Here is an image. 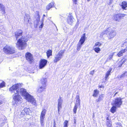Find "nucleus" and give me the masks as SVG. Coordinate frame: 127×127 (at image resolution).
<instances>
[{
	"label": "nucleus",
	"instance_id": "7c9ffc66",
	"mask_svg": "<svg viewBox=\"0 0 127 127\" xmlns=\"http://www.w3.org/2000/svg\"><path fill=\"white\" fill-rule=\"evenodd\" d=\"M99 91L97 90H95L93 96L94 97L97 96L99 94Z\"/></svg>",
	"mask_w": 127,
	"mask_h": 127
},
{
	"label": "nucleus",
	"instance_id": "4d7b16f0",
	"mask_svg": "<svg viewBox=\"0 0 127 127\" xmlns=\"http://www.w3.org/2000/svg\"><path fill=\"white\" fill-rule=\"evenodd\" d=\"M53 127H56V126H53Z\"/></svg>",
	"mask_w": 127,
	"mask_h": 127
},
{
	"label": "nucleus",
	"instance_id": "dca6fc26",
	"mask_svg": "<svg viewBox=\"0 0 127 127\" xmlns=\"http://www.w3.org/2000/svg\"><path fill=\"white\" fill-rule=\"evenodd\" d=\"M23 32L21 30H20L15 32V36L16 39H17L19 36L22 35Z\"/></svg>",
	"mask_w": 127,
	"mask_h": 127
},
{
	"label": "nucleus",
	"instance_id": "9d476101",
	"mask_svg": "<svg viewBox=\"0 0 127 127\" xmlns=\"http://www.w3.org/2000/svg\"><path fill=\"white\" fill-rule=\"evenodd\" d=\"M113 104L117 107H120L122 104V99L120 97L116 98Z\"/></svg>",
	"mask_w": 127,
	"mask_h": 127
},
{
	"label": "nucleus",
	"instance_id": "09e8293b",
	"mask_svg": "<svg viewBox=\"0 0 127 127\" xmlns=\"http://www.w3.org/2000/svg\"><path fill=\"white\" fill-rule=\"evenodd\" d=\"M73 1L75 4H76L77 0H73Z\"/></svg>",
	"mask_w": 127,
	"mask_h": 127
},
{
	"label": "nucleus",
	"instance_id": "c85d7f7f",
	"mask_svg": "<svg viewBox=\"0 0 127 127\" xmlns=\"http://www.w3.org/2000/svg\"><path fill=\"white\" fill-rule=\"evenodd\" d=\"M114 19L116 21H117L118 22L120 21V19L119 14H115L113 16Z\"/></svg>",
	"mask_w": 127,
	"mask_h": 127
},
{
	"label": "nucleus",
	"instance_id": "f257e3e1",
	"mask_svg": "<svg viewBox=\"0 0 127 127\" xmlns=\"http://www.w3.org/2000/svg\"><path fill=\"white\" fill-rule=\"evenodd\" d=\"M19 91V94H21L22 96H24L25 98L28 101L31 102L34 105H35V101L34 98L32 96L27 92L26 89L21 88L20 89Z\"/></svg>",
	"mask_w": 127,
	"mask_h": 127
},
{
	"label": "nucleus",
	"instance_id": "de8ad7c7",
	"mask_svg": "<svg viewBox=\"0 0 127 127\" xmlns=\"http://www.w3.org/2000/svg\"><path fill=\"white\" fill-rule=\"evenodd\" d=\"M16 85H17V86H18L19 88V87L20 86H22V84L19 83H17Z\"/></svg>",
	"mask_w": 127,
	"mask_h": 127
},
{
	"label": "nucleus",
	"instance_id": "423d86ee",
	"mask_svg": "<svg viewBox=\"0 0 127 127\" xmlns=\"http://www.w3.org/2000/svg\"><path fill=\"white\" fill-rule=\"evenodd\" d=\"M16 85H13L10 88L9 90L12 93H14V94L13 95L15 96L16 95H20L19 91V88Z\"/></svg>",
	"mask_w": 127,
	"mask_h": 127
},
{
	"label": "nucleus",
	"instance_id": "7ed1b4c3",
	"mask_svg": "<svg viewBox=\"0 0 127 127\" xmlns=\"http://www.w3.org/2000/svg\"><path fill=\"white\" fill-rule=\"evenodd\" d=\"M4 52L7 54H11L15 53L16 51L14 48L12 47L6 46L3 48Z\"/></svg>",
	"mask_w": 127,
	"mask_h": 127
},
{
	"label": "nucleus",
	"instance_id": "6e6552de",
	"mask_svg": "<svg viewBox=\"0 0 127 127\" xmlns=\"http://www.w3.org/2000/svg\"><path fill=\"white\" fill-rule=\"evenodd\" d=\"M46 112V110L45 109L43 108L42 109L40 117V122L42 127H43L44 124L43 123L45 117V115Z\"/></svg>",
	"mask_w": 127,
	"mask_h": 127
},
{
	"label": "nucleus",
	"instance_id": "a19ab883",
	"mask_svg": "<svg viewBox=\"0 0 127 127\" xmlns=\"http://www.w3.org/2000/svg\"><path fill=\"white\" fill-rule=\"evenodd\" d=\"M43 20H44L43 18L42 20V21L41 22V25L39 27L40 28H42L43 27Z\"/></svg>",
	"mask_w": 127,
	"mask_h": 127
},
{
	"label": "nucleus",
	"instance_id": "c756f323",
	"mask_svg": "<svg viewBox=\"0 0 127 127\" xmlns=\"http://www.w3.org/2000/svg\"><path fill=\"white\" fill-rule=\"evenodd\" d=\"M116 107H117L114 105V104H113V106L110 109V111L112 113H113L116 111Z\"/></svg>",
	"mask_w": 127,
	"mask_h": 127
},
{
	"label": "nucleus",
	"instance_id": "c9c22d12",
	"mask_svg": "<svg viewBox=\"0 0 127 127\" xmlns=\"http://www.w3.org/2000/svg\"><path fill=\"white\" fill-rule=\"evenodd\" d=\"M79 106L75 104L73 109V111L74 114H76V113L77 108Z\"/></svg>",
	"mask_w": 127,
	"mask_h": 127
},
{
	"label": "nucleus",
	"instance_id": "393cba45",
	"mask_svg": "<svg viewBox=\"0 0 127 127\" xmlns=\"http://www.w3.org/2000/svg\"><path fill=\"white\" fill-rule=\"evenodd\" d=\"M54 6V3L53 2H52L48 5L46 7V9L49 10L51 8Z\"/></svg>",
	"mask_w": 127,
	"mask_h": 127
},
{
	"label": "nucleus",
	"instance_id": "4be33fe9",
	"mask_svg": "<svg viewBox=\"0 0 127 127\" xmlns=\"http://www.w3.org/2000/svg\"><path fill=\"white\" fill-rule=\"evenodd\" d=\"M41 86L39 87L37 89V92L38 93H40L43 91H44L46 89V87L42 86L40 85Z\"/></svg>",
	"mask_w": 127,
	"mask_h": 127
},
{
	"label": "nucleus",
	"instance_id": "a18cd8bd",
	"mask_svg": "<svg viewBox=\"0 0 127 127\" xmlns=\"http://www.w3.org/2000/svg\"><path fill=\"white\" fill-rule=\"evenodd\" d=\"M106 30L102 32V33H101V35H103V34H106L107 35V32H106Z\"/></svg>",
	"mask_w": 127,
	"mask_h": 127
},
{
	"label": "nucleus",
	"instance_id": "f3484780",
	"mask_svg": "<svg viewBox=\"0 0 127 127\" xmlns=\"http://www.w3.org/2000/svg\"><path fill=\"white\" fill-rule=\"evenodd\" d=\"M67 20L68 23L71 25L74 21V19L73 17L71 16H68Z\"/></svg>",
	"mask_w": 127,
	"mask_h": 127
},
{
	"label": "nucleus",
	"instance_id": "473e14b6",
	"mask_svg": "<svg viewBox=\"0 0 127 127\" xmlns=\"http://www.w3.org/2000/svg\"><path fill=\"white\" fill-rule=\"evenodd\" d=\"M52 51L51 50H48L46 52V54L48 58H49V57L52 55Z\"/></svg>",
	"mask_w": 127,
	"mask_h": 127
},
{
	"label": "nucleus",
	"instance_id": "9b49d317",
	"mask_svg": "<svg viewBox=\"0 0 127 127\" xmlns=\"http://www.w3.org/2000/svg\"><path fill=\"white\" fill-rule=\"evenodd\" d=\"M47 61L45 59H41L40 61L39 67L40 69H42L46 65Z\"/></svg>",
	"mask_w": 127,
	"mask_h": 127
},
{
	"label": "nucleus",
	"instance_id": "c03bdc74",
	"mask_svg": "<svg viewBox=\"0 0 127 127\" xmlns=\"http://www.w3.org/2000/svg\"><path fill=\"white\" fill-rule=\"evenodd\" d=\"M1 11V13L2 14H4L5 13V8L0 9Z\"/></svg>",
	"mask_w": 127,
	"mask_h": 127
},
{
	"label": "nucleus",
	"instance_id": "6ab92c4d",
	"mask_svg": "<svg viewBox=\"0 0 127 127\" xmlns=\"http://www.w3.org/2000/svg\"><path fill=\"white\" fill-rule=\"evenodd\" d=\"M112 69V68H110L106 72L105 77V79L106 80L107 79H109L108 77L109 75H110V73Z\"/></svg>",
	"mask_w": 127,
	"mask_h": 127
},
{
	"label": "nucleus",
	"instance_id": "a878e982",
	"mask_svg": "<svg viewBox=\"0 0 127 127\" xmlns=\"http://www.w3.org/2000/svg\"><path fill=\"white\" fill-rule=\"evenodd\" d=\"M127 51V49H123L120 51L119 52V53H118L117 54V56L119 57H120L123 55V53L125 52L126 51Z\"/></svg>",
	"mask_w": 127,
	"mask_h": 127
},
{
	"label": "nucleus",
	"instance_id": "ea45409f",
	"mask_svg": "<svg viewBox=\"0 0 127 127\" xmlns=\"http://www.w3.org/2000/svg\"><path fill=\"white\" fill-rule=\"evenodd\" d=\"M68 123V121L66 120L65 121L64 123V127H67V124Z\"/></svg>",
	"mask_w": 127,
	"mask_h": 127
},
{
	"label": "nucleus",
	"instance_id": "20e7f679",
	"mask_svg": "<svg viewBox=\"0 0 127 127\" xmlns=\"http://www.w3.org/2000/svg\"><path fill=\"white\" fill-rule=\"evenodd\" d=\"M106 32L107 33V36L109 39L114 38L116 34V31L112 29L109 28L106 29Z\"/></svg>",
	"mask_w": 127,
	"mask_h": 127
},
{
	"label": "nucleus",
	"instance_id": "79ce46f5",
	"mask_svg": "<svg viewBox=\"0 0 127 127\" xmlns=\"http://www.w3.org/2000/svg\"><path fill=\"white\" fill-rule=\"evenodd\" d=\"M113 55L114 54L113 53L109 55L108 59H109L110 60H111L112 59Z\"/></svg>",
	"mask_w": 127,
	"mask_h": 127
},
{
	"label": "nucleus",
	"instance_id": "3c124183",
	"mask_svg": "<svg viewBox=\"0 0 127 127\" xmlns=\"http://www.w3.org/2000/svg\"><path fill=\"white\" fill-rule=\"evenodd\" d=\"M106 120L107 121H110L109 117H107L106 118Z\"/></svg>",
	"mask_w": 127,
	"mask_h": 127
},
{
	"label": "nucleus",
	"instance_id": "e433bc0d",
	"mask_svg": "<svg viewBox=\"0 0 127 127\" xmlns=\"http://www.w3.org/2000/svg\"><path fill=\"white\" fill-rule=\"evenodd\" d=\"M127 76V72H125L120 76V78H124Z\"/></svg>",
	"mask_w": 127,
	"mask_h": 127
},
{
	"label": "nucleus",
	"instance_id": "49530a36",
	"mask_svg": "<svg viewBox=\"0 0 127 127\" xmlns=\"http://www.w3.org/2000/svg\"><path fill=\"white\" fill-rule=\"evenodd\" d=\"M94 70L90 71V73L91 75H93L94 73Z\"/></svg>",
	"mask_w": 127,
	"mask_h": 127
},
{
	"label": "nucleus",
	"instance_id": "b1692460",
	"mask_svg": "<svg viewBox=\"0 0 127 127\" xmlns=\"http://www.w3.org/2000/svg\"><path fill=\"white\" fill-rule=\"evenodd\" d=\"M54 6V3L53 2H52L48 5L46 7V9L49 10L51 8Z\"/></svg>",
	"mask_w": 127,
	"mask_h": 127
},
{
	"label": "nucleus",
	"instance_id": "412c9836",
	"mask_svg": "<svg viewBox=\"0 0 127 127\" xmlns=\"http://www.w3.org/2000/svg\"><path fill=\"white\" fill-rule=\"evenodd\" d=\"M76 102L75 104L79 106V107H80V99L79 96L78 95H77L75 98Z\"/></svg>",
	"mask_w": 127,
	"mask_h": 127
},
{
	"label": "nucleus",
	"instance_id": "a211bd4d",
	"mask_svg": "<svg viewBox=\"0 0 127 127\" xmlns=\"http://www.w3.org/2000/svg\"><path fill=\"white\" fill-rule=\"evenodd\" d=\"M47 82V80L46 78H44L41 79V84L40 85L46 87V84Z\"/></svg>",
	"mask_w": 127,
	"mask_h": 127
},
{
	"label": "nucleus",
	"instance_id": "cd10ccee",
	"mask_svg": "<svg viewBox=\"0 0 127 127\" xmlns=\"http://www.w3.org/2000/svg\"><path fill=\"white\" fill-rule=\"evenodd\" d=\"M104 96L103 94L99 95L98 98L97 99H96V101L97 102H98L102 100L104 97Z\"/></svg>",
	"mask_w": 127,
	"mask_h": 127
},
{
	"label": "nucleus",
	"instance_id": "37998d69",
	"mask_svg": "<svg viewBox=\"0 0 127 127\" xmlns=\"http://www.w3.org/2000/svg\"><path fill=\"white\" fill-rule=\"evenodd\" d=\"M5 8L4 6L2 4L0 3V9Z\"/></svg>",
	"mask_w": 127,
	"mask_h": 127
},
{
	"label": "nucleus",
	"instance_id": "1a4fd4ad",
	"mask_svg": "<svg viewBox=\"0 0 127 127\" xmlns=\"http://www.w3.org/2000/svg\"><path fill=\"white\" fill-rule=\"evenodd\" d=\"M13 100L12 102V104L15 106H16L17 103L18 102L21 103L22 99L20 95H16L14 96L13 98Z\"/></svg>",
	"mask_w": 127,
	"mask_h": 127
},
{
	"label": "nucleus",
	"instance_id": "39448f33",
	"mask_svg": "<svg viewBox=\"0 0 127 127\" xmlns=\"http://www.w3.org/2000/svg\"><path fill=\"white\" fill-rule=\"evenodd\" d=\"M64 52V50H61L58 54H55L53 61L54 63H57L62 59Z\"/></svg>",
	"mask_w": 127,
	"mask_h": 127
},
{
	"label": "nucleus",
	"instance_id": "0eeeda50",
	"mask_svg": "<svg viewBox=\"0 0 127 127\" xmlns=\"http://www.w3.org/2000/svg\"><path fill=\"white\" fill-rule=\"evenodd\" d=\"M85 34L84 33L83 34V36L81 37L77 44V49L78 51H79L80 50L82 46V45L85 41Z\"/></svg>",
	"mask_w": 127,
	"mask_h": 127
},
{
	"label": "nucleus",
	"instance_id": "ddd939ff",
	"mask_svg": "<svg viewBox=\"0 0 127 127\" xmlns=\"http://www.w3.org/2000/svg\"><path fill=\"white\" fill-rule=\"evenodd\" d=\"M22 115H25L26 114L32 115V113L29 108H25L21 112Z\"/></svg>",
	"mask_w": 127,
	"mask_h": 127
},
{
	"label": "nucleus",
	"instance_id": "f8f14e48",
	"mask_svg": "<svg viewBox=\"0 0 127 127\" xmlns=\"http://www.w3.org/2000/svg\"><path fill=\"white\" fill-rule=\"evenodd\" d=\"M63 102V100L62 99V97L60 96L58 100V113L59 114V112L60 110L62 109V105Z\"/></svg>",
	"mask_w": 127,
	"mask_h": 127
},
{
	"label": "nucleus",
	"instance_id": "f03ea898",
	"mask_svg": "<svg viewBox=\"0 0 127 127\" xmlns=\"http://www.w3.org/2000/svg\"><path fill=\"white\" fill-rule=\"evenodd\" d=\"M28 40L27 37L23 36L17 41L16 45L18 48L20 50L24 49L27 45L26 42Z\"/></svg>",
	"mask_w": 127,
	"mask_h": 127
},
{
	"label": "nucleus",
	"instance_id": "8fccbe9b",
	"mask_svg": "<svg viewBox=\"0 0 127 127\" xmlns=\"http://www.w3.org/2000/svg\"><path fill=\"white\" fill-rule=\"evenodd\" d=\"M56 124L55 121V120H54V126H56Z\"/></svg>",
	"mask_w": 127,
	"mask_h": 127
},
{
	"label": "nucleus",
	"instance_id": "5701e85b",
	"mask_svg": "<svg viewBox=\"0 0 127 127\" xmlns=\"http://www.w3.org/2000/svg\"><path fill=\"white\" fill-rule=\"evenodd\" d=\"M121 6L123 9H126V8L127 7V2L124 1L122 3Z\"/></svg>",
	"mask_w": 127,
	"mask_h": 127
},
{
	"label": "nucleus",
	"instance_id": "4468645a",
	"mask_svg": "<svg viewBox=\"0 0 127 127\" xmlns=\"http://www.w3.org/2000/svg\"><path fill=\"white\" fill-rule=\"evenodd\" d=\"M25 56L27 60L30 63L32 62L33 58L32 55L30 53H27L26 54Z\"/></svg>",
	"mask_w": 127,
	"mask_h": 127
},
{
	"label": "nucleus",
	"instance_id": "6e6d98bb",
	"mask_svg": "<svg viewBox=\"0 0 127 127\" xmlns=\"http://www.w3.org/2000/svg\"><path fill=\"white\" fill-rule=\"evenodd\" d=\"M43 16L44 17H45V15L44 14L43 15Z\"/></svg>",
	"mask_w": 127,
	"mask_h": 127
},
{
	"label": "nucleus",
	"instance_id": "72a5a7b5",
	"mask_svg": "<svg viewBox=\"0 0 127 127\" xmlns=\"http://www.w3.org/2000/svg\"><path fill=\"white\" fill-rule=\"evenodd\" d=\"M118 14L120 19H120H122L126 15V14H124L119 13Z\"/></svg>",
	"mask_w": 127,
	"mask_h": 127
},
{
	"label": "nucleus",
	"instance_id": "aec40b11",
	"mask_svg": "<svg viewBox=\"0 0 127 127\" xmlns=\"http://www.w3.org/2000/svg\"><path fill=\"white\" fill-rule=\"evenodd\" d=\"M36 15L35 16V17L36 19V25L37 26L38 24V23L40 21V16L39 15V12L38 11H36Z\"/></svg>",
	"mask_w": 127,
	"mask_h": 127
},
{
	"label": "nucleus",
	"instance_id": "2f4dec72",
	"mask_svg": "<svg viewBox=\"0 0 127 127\" xmlns=\"http://www.w3.org/2000/svg\"><path fill=\"white\" fill-rule=\"evenodd\" d=\"M106 126L107 127H111L112 123L110 121H106Z\"/></svg>",
	"mask_w": 127,
	"mask_h": 127
},
{
	"label": "nucleus",
	"instance_id": "bb28decb",
	"mask_svg": "<svg viewBox=\"0 0 127 127\" xmlns=\"http://www.w3.org/2000/svg\"><path fill=\"white\" fill-rule=\"evenodd\" d=\"M126 61V59H124V60L123 59L122 60L120 61L118 63V67H121L123 64Z\"/></svg>",
	"mask_w": 127,
	"mask_h": 127
},
{
	"label": "nucleus",
	"instance_id": "5fc2aeb1",
	"mask_svg": "<svg viewBox=\"0 0 127 127\" xmlns=\"http://www.w3.org/2000/svg\"><path fill=\"white\" fill-rule=\"evenodd\" d=\"M90 0H87V1L88 2L90 1Z\"/></svg>",
	"mask_w": 127,
	"mask_h": 127
},
{
	"label": "nucleus",
	"instance_id": "f704fd0d",
	"mask_svg": "<svg viewBox=\"0 0 127 127\" xmlns=\"http://www.w3.org/2000/svg\"><path fill=\"white\" fill-rule=\"evenodd\" d=\"M94 50L96 53H98L100 51V49L99 47H95V48L94 47H93Z\"/></svg>",
	"mask_w": 127,
	"mask_h": 127
},
{
	"label": "nucleus",
	"instance_id": "58836bf2",
	"mask_svg": "<svg viewBox=\"0 0 127 127\" xmlns=\"http://www.w3.org/2000/svg\"><path fill=\"white\" fill-rule=\"evenodd\" d=\"M101 45V43L99 42H96V43L95 44L94 46V47H99Z\"/></svg>",
	"mask_w": 127,
	"mask_h": 127
},
{
	"label": "nucleus",
	"instance_id": "4c0bfd02",
	"mask_svg": "<svg viewBox=\"0 0 127 127\" xmlns=\"http://www.w3.org/2000/svg\"><path fill=\"white\" fill-rule=\"evenodd\" d=\"M5 83L4 81H2L0 83V88H2L5 86Z\"/></svg>",
	"mask_w": 127,
	"mask_h": 127
},
{
	"label": "nucleus",
	"instance_id": "603ef678",
	"mask_svg": "<svg viewBox=\"0 0 127 127\" xmlns=\"http://www.w3.org/2000/svg\"><path fill=\"white\" fill-rule=\"evenodd\" d=\"M118 94V92H116L113 95V97H114L116 94Z\"/></svg>",
	"mask_w": 127,
	"mask_h": 127
},
{
	"label": "nucleus",
	"instance_id": "2eb2a0df",
	"mask_svg": "<svg viewBox=\"0 0 127 127\" xmlns=\"http://www.w3.org/2000/svg\"><path fill=\"white\" fill-rule=\"evenodd\" d=\"M30 17L28 14L26 15L24 17V21L25 24H28V23L31 25L32 24L30 21Z\"/></svg>",
	"mask_w": 127,
	"mask_h": 127
},
{
	"label": "nucleus",
	"instance_id": "864d4df0",
	"mask_svg": "<svg viewBox=\"0 0 127 127\" xmlns=\"http://www.w3.org/2000/svg\"><path fill=\"white\" fill-rule=\"evenodd\" d=\"M2 104V101H0V105Z\"/></svg>",
	"mask_w": 127,
	"mask_h": 127
}]
</instances>
